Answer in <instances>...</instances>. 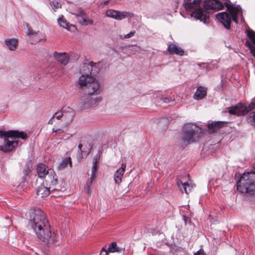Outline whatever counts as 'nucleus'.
Returning <instances> with one entry per match:
<instances>
[{"label":"nucleus","mask_w":255,"mask_h":255,"mask_svg":"<svg viewBox=\"0 0 255 255\" xmlns=\"http://www.w3.org/2000/svg\"><path fill=\"white\" fill-rule=\"evenodd\" d=\"M92 185V184H89L88 183V182L87 181L86 184L84 186V192L88 194L90 192Z\"/></svg>","instance_id":"obj_35"},{"label":"nucleus","mask_w":255,"mask_h":255,"mask_svg":"<svg viewBox=\"0 0 255 255\" xmlns=\"http://www.w3.org/2000/svg\"><path fill=\"white\" fill-rule=\"evenodd\" d=\"M31 226L41 241L50 245L54 244V234H52L46 215L40 209H35L30 220Z\"/></svg>","instance_id":"obj_2"},{"label":"nucleus","mask_w":255,"mask_h":255,"mask_svg":"<svg viewBox=\"0 0 255 255\" xmlns=\"http://www.w3.org/2000/svg\"><path fill=\"white\" fill-rule=\"evenodd\" d=\"M4 43L10 51H13L17 49L18 41L16 38H8L4 40Z\"/></svg>","instance_id":"obj_18"},{"label":"nucleus","mask_w":255,"mask_h":255,"mask_svg":"<svg viewBox=\"0 0 255 255\" xmlns=\"http://www.w3.org/2000/svg\"><path fill=\"white\" fill-rule=\"evenodd\" d=\"M162 100L163 102L165 103H169L170 102L173 101L172 99H171V98H168V97L162 98Z\"/></svg>","instance_id":"obj_38"},{"label":"nucleus","mask_w":255,"mask_h":255,"mask_svg":"<svg viewBox=\"0 0 255 255\" xmlns=\"http://www.w3.org/2000/svg\"><path fill=\"white\" fill-rule=\"evenodd\" d=\"M122 250V249L117 247V245L116 242H113L109 245L108 250H105L104 248L102 250L100 255H108V252H121Z\"/></svg>","instance_id":"obj_17"},{"label":"nucleus","mask_w":255,"mask_h":255,"mask_svg":"<svg viewBox=\"0 0 255 255\" xmlns=\"http://www.w3.org/2000/svg\"><path fill=\"white\" fill-rule=\"evenodd\" d=\"M53 56L56 60L64 66L67 65L69 62V58L66 53L55 52Z\"/></svg>","instance_id":"obj_16"},{"label":"nucleus","mask_w":255,"mask_h":255,"mask_svg":"<svg viewBox=\"0 0 255 255\" xmlns=\"http://www.w3.org/2000/svg\"><path fill=\"white\" fill-rule=\"evenodd\" d=\"M58 22L60 26H62L69 31H73L75 29V26L72 24L69 25L63 16L58 18Z\"/></svg>","instance_id":"obj_23"},{"label":"nucleus","mask_w":255,"mask_h":255,"mask_svg":"<svg viewBox=\"0 0 255 255\" xmlns=\"http://www.w3.org/2000/svg\"><path fill=\"white\" fill-rule=\"evenodd\" d=\"M82 147V144L80 143L79 145H78V148L80 149V151L82 152L81 151V148Z\"/></svg>","instance_id":"obj_42"},{"label":"nucleus","mask_w":255,"mask_h":255,"mask_svg":"<svg viewBox=\"0 0 255 255\" xmlns=\"http://www.w3.org/2000/svg\"><path fill=\"white\" fill-rule=\"evenodd\" d=\"M212 64H207L205 63H202L200 65H199L202 68H205V71H207L209 70H210L212 68Z\"/></svg>","instance_id":"obj_34"},{"label":"nucleus","mask_w":255,"mask_h":255,"mask_svg":"<svg viewBox=\"0 0 255 255\" xmlns=\"http://www.w3.org/2000/svg\"><path fill=\"white\" fill-rule=\"evenodd\" d=\"M63 117L61 121V123L63 121V123L61 124V127L62 128L67 127L69 123L72 121L74 116V111L69 107L63 110Z\"/></svg>","instance_id":"obj_13"},{"label":"nucleus","mask_w":255,"mask_h":255,"mask_svg":"<svg viewBox=\"0 0 255 255\" xmlns=\"http://www.w3.org/2000/svg\"><path fill=\"white\" fill-rule=\"evenodd\" d=\"M183 192L184 191L185 193L188 194L191 189L193 188L194 185L191 183V181L185 183L181 182Z\"/></svg>","instance_id":"obj_28"},{"label":"nucleus","mask_w":255,"mask_h":255,"mask_svg":"<svg viewBox=\"0 0 255 255\" xmlns=\"http://www.w3.org/2000/svg\"><path fill=\"white\" fill-rule=\"evenodd\" d=\"M96 178V174L95 173H91L90 177L88 179L87 182L89 184H92L93 181H95Z\"/></svg>","instance_id":"obj_36"},{"label":"nucleus","mask_w":255,"mask_h":255,"mask_svg":"<svg viewBox=\"0 0 255 255\" xmlns=\"http://www.w3.org/2000/svg\"><path fill=\"white\" fill-rule=\"evenodd\" d=\"M255 108V104L251 103L248 106H245L242 103H239L235 106L228 108L229 113L232 115L241 116L247 114L249 112L252 111Z\"/></svg>","instance_id":"obj_10"},{"label":"nucleus","mask_w":255,"mask_h":255,"mask_svg":"<svg viewBox=\"0 0 255 255\" xmlns=\"http://www.w3.org/2000/svg\"><path fill=\"white\" fill-rule=\"evenodd\" d=\"M50 191H51V189H50L49 187H45L43 185H41L37 187L36 194L40 197L44 198L48 196Z\"/></svg>","instance_id":"obj_19"},{"label":"nucleus","mask_w":255,"mask_h":255,"mask_svg":"<svg viewBox=\"0 0 255 255\" xmlns=\"http://www.w3.org/2000/svg\"><path fill=\"white\" fill-rule=\"evenodd\" d=\"M183 6L190 12L191 17L204 23L209 22L210 10H219L224 8V4L218 0H184Z\"/></svg>","instance_id":"obj_1"},{"label":"nucleus","mask_w":255,"mask_h":255,"mask_svg":"<svg viewBox=\"0 0 255 255\" xmlns=\"http://www.w3.org/2000/svg\"><path fill=\"white\" fill-rule=\"evenodd\" d=\"M135 33V31H131L126 35H120V37L122 39L125 38H129L132 37L134 35Z\"/></svg>","instance_id":"obj_32"},{"label":"nucleus","mask_w":255,"mask_h":255,"mask_svg":"<svg viewBox=\"0 0 255 255\" xmlns=\"http://www.w3.org/2000/svg\"><path fill=\"white\" fill-rule=\"evenodd\" d=\"M26 133L18 131L3 132L0 130V150L6 152L12 151L18 144V139H25Z\"/></svg>","instance_id":"obj_3"},{"label":"nucleus","mask_w":255,"mask_h":255,"mask_svg":"<svg viewBox=\"0 0 255 255\" xmlns=\"http://www.w3.org/2000/svg\"><path fill=\"white\" fill-rule=\"evenodd\" d=\"M77 16H80L82 17L84 22L86 24H93V21L91 19H88L87 20L86 19V14L83 11L80 12L79 14H77Z\"/></svg>","instance_id":"obj_30"},{"label":"nucleus","mask_w":255,"mask_h":255,"mask_svg":"<svg viewBox=\"0 0 255 255\" xmlns=\"http://www.w3.org/2000/svg\"><path fill=\"white\" fill-rule=\"evenodd\" d=\"M237 190L250 195L255 194V173H244L237 184Z\"/></svg>","instance_id":"obj_6"},{"label":"nucleus","mask_w":255,"mask_h":255,"mask_svg":"<svg viewBox=\"0 0 255 255\" xmlns=\"http://www.w3.org/2000/svg\"><path fill=\"white\" fill-rule=\"evenodd\" d=\"M225 123L217 121L209 123L208 126V130L210 133H213L224 127Z\"/></svg>","instance_id":"obj_21"},{"label":"nucleus","mask_w":255,"mask_h":255,"mask_svg":"<svg viewBox=\"0 0 255 255\" xmlns=\"http://www.w3.org/2000/svg\"><path fill=\"white\" fill-rule=\"evenodd\" d=\"M79 85L84 94H100L98 81H79Z\"/></svg>","instance_id":"obj_9"},{"label":"nucleus","mask_w":255,"mask_h":255,"mask_svg":"<svg viewBox=\"0 0 255 255\" xmlns=\"http://www.w3.org/2000/svg\"><path fill=\"white\" fill-rule=\"evenodd\" d=\"M126 166V163H123L121 165V167L118 169L115 173L114 180L116 183L119 184L122 182L123 175L125 172Z\"/></svg>","instance_id":"obj_15"},{"label":"nucleus","mask_w":255,"mask_h":255,"mask_svg":"<svg viewBox=\"0 0 255 255\" xmlns=\"http://www.w3.org/2000/svg\"><path fill=\"white\" fill-rule=\"evenodd\" d=\"M51 6L52 9L54 11H56V9H57L60 7V4L56 1H53L51 3Z\"/></svg>","instance_id":"obj_33"},{"label":"nucleus","mask_w":255,"mask_h":255,"mask_svg":"<svg viewBox=\"0 0 255 255\" xmlns=\"http://www.w3.org/2000/svg\"><path fill=\"white\" fill-rule=\"evenodd\" d=\"M247 36L250 39V41L247 40L245 42V45L248 47L247 42H249L253 47L255 48V32L252 30H247Z\"/></svg>","instance_id":"obj_25"},{"label":"nucleus","mask_w":255,"mask_h":255,"mask_svg":"<svg viewBox=\"0 0 255 255\" xmlns=\"http://www.w3.org/2000/svg\"><path fill=\"white\" fill-rule=\"evenodd\" d=\"M47 176L44 177L46 185L49 186L51 191H53L56 189L55 186L58 183L57 177L53 169L47 171Z\"/></svg>","instance_id":"obj_12"},{"label":"nucleus","mask_w":255,"mask_h":255,"mask_svg":"<svg viewBox=\"0 0 255 255\" xmlns=\"http://www.w3.org/2000/svg\"><path fill=\"white\" fill-rule=\"evenodd\" d=\"M103 67L102 61L84 63L80 65L79 73L80 75L79 80H96Z\"/></svg>","instance_id":"obj_5"},{"label":"nucleus","mask_w":255,"mask_h":255,"mask_svg":"<svg viewBox=\"0 0 255 255\" xmlns=\"http://www.w3.org/2000/svg\"><path fill=\"white\" fill-rule=\"evenodd\" d=\"M50 169H47V167L43 164H39L37 167V173L38 177L43 178L47 176V171H49Z\"/></svg>","instance_id":"obj_24"},{"label":"nucleus","mask_w":255,"mask_h":255,"mask_svg":"<svg viewBox=\"0 0 255 255\" xmlns=\"http://www.w3.org/2000/svg\"><path fill=\"white\" fill-rule=\"evenodd\" d=\"M168 51L171 54H176L180 56H183L184 54V51L181 47H178L174 44H170L168 46Z\"/></svg>","instance_id":"obj_20"},{"label":"nucleus","mask_w":255,"mask_h":255,"mask_svg":"<svg viewBox=\"0 0 255 255\" xmlns=\"http://www.w3.org/2000/svg\"><path fill=\"white\" fill-rule=\"evenodd\" d=\"M225 6L227 7V11L217 13L216 18L226 28L229 29L232 20L236 23L238 22V17L242 15V11L239 5H234L226 3Z\"/></svg>","instance_id":"obj_4"},{"label":"nucleus","mask_w":255,"mask_h":255,"mask_svg":"<svg viewBox=\"0 0 255 255\" xmlns=\"http://www.w3.org/2000/svg\"><path fill=\"white\" fill-rule=\"evenodd\" d=\"M68 165H69L70 167L72 166V163L71 158L70 157H67L64 160H62L58 165V168L60 169L65 168L67 167Z\"/></svg>","instance_id":"obj_26"},{"label":"nucleus","mask_w":255,"mask_h":255,"mask_svg":"<svg viewBox=\"0 0 255 255\" xmlns=\"http://www.w3.org/2000/svg\"><path fill=\"white\" fill-rule=\"evenodd\" d=\"M247 44L248 45V48L250 49L251 53L255 57V48L253 47L249 42H247Z\"/></svg>","instance_id":"obj_37"},{"label":"nucleus","mask_w":255,"mask_h":255,"mask_svg":"<svg viewBox=\"0 0 255 255\" xmlns=\"http://www.w3.org/2000/svg\"><path fill=\"white\" fill-rule=\"evenodd\" d=\"M100 159V156L97 154L94 158L93 161V165L91 169L92 173L96 174V171L98 169V163Z\"/></svg>","instance_id":"obj_29"},{"label":"nucleus","mask_w":255,"mask_h":255,"mask_svg":"<svg viewBox=\"0 0 255 255\" xmlns=\"http://www.w3.org/2000/svg\"><path fill=\"white\" fill-rule=\"evenodd\" d=\"M202 129L193 124L188 123L185 125L181 139L184 144H191L197 141L202 134Z\"/></svg>","instance_id":"obj_7"},{"label":"nucleus","mask_w":255,"mask_h":255,"mask_svg":"<svg viewBox=\"0 0 255 255\" xmlns=\"http://www.w3.org/2000/svg\"><path fill=\"white\" fill-rule=\"evenodd\" d=\"M24 28L26 29L27 34L30 37L34 38V42H31L32 44L40 41V38L38 36L39 31H34L30 26L28 23H25L23 24Z\"/></svg>","instance_id":"obj_14"},{"label":"nucleus","mask_w":255,"mask_h":255,"mask_svg":"<svg viewBox=\"0 0 255 255\" xmlns=\"http://www.w3.org/2000/svg\"><path fill=\"white\" fill-rule=\"evenodd\" d=\"M207 95V89L205 87L199 86L194 94V98L196 100L203 99Z\"/></svg>","instance_id":"obj_22"},{"label":"nucleus","mask_w":255,"mask_h":255,"mask_svg":"<svg viewBox=\"0 0 255 255\" xmlns=\"http://www.w3.org/2000/svg\"><path fill=\"white\" fill-rule=\"evenodd\" d=\"M106 15L107 17H109L118 20H121L128 17H133L134 14L129 11H120L112 9H108L106 12Z\"/></svg>","instance_id":"obj_11"},{"label":"nucleus","mask_w":255,"mask_h":255,"mask_svg":"<svg viewBox=\"0 0 255 255\" xmlns=\"http://www.w3.org/2000/svg\"><path fill=\"white\" fill-rule=\"evenodd\" d=\"M176 182H177V184L178 185V186L179 188H180V190L182 192H183V190H182L183 188H182V187L181 186V182H182L181 181V180L177 179Z\"/></svg>","instance_id":"obj_41"},{"label":"nucleus","mask_w":255,"mask_h":255,"mask_svg":"<svg viewBox=\"0 0 255 255\" xmlns=\"http://www.w3.org/2000/svg\"><path fill=\"white\" fill-rule=\"evenodd\" d=\"M194 255H204V251L203 249H200L194 254Z\"/></svg>","instance_id":"obj_40"},{"label":"nucleus","mask_w":255,"mask_h":255,"mask_svg":"<svg viewBox=\"0 0 255 255\" xmlns=\"http://www.w3.org/2000/svg\"><path fill=\"white\" fill-rule=\"evenodd\" d=\"M247 120L248 123L255 127V111L252 113L248 117Z\"/></svg>","instance_id":"obj_31"},{"label":"nucleus","mask_w":255,"mask_h":255,"mask_svg":"<svg viewBox=\"0 0 255 255\" xmlns=\"http://www.w3.org/2000/svg\"><path fill=\"white\" fill-rule=\"evenodd\" d=\"M102 100L100 94H84L79 100V106L83 110L88 109L98 105Z\"/></svg>","instance_id":"obj_8"},{"label":"nucleus","mask_w":255,"mask_h":255,"mask_svg":"<svg viewBox=\"0 0 255 255\" xmlns=\"http://www.w3.org/2000/svg\"><path fill=\"white\" fill-rule=\"evenodd\" d=\"M52 131L53 132H58L59 133H62L64 132V130H63L62 129H61V128H56L55 129V128H53Z\"/></svg>","instance_id":"obj_39"},{"label":"nucleus","mask_w":255,"mask_h":255,"mask_svg":"<svg viewBox=\"0 0 255 255\" xmlns=\"http://www.w3.org/2000/svg\"><path fill=\"white\" fill-rule=\"evenodd\" d=\"M63 112L62 111H58L56 112L53 117L50 119L48 122V124L53 125L56 122V120H60L63 119Z\"/></svg>","instance_id":"obj_27"}]
</instances>
